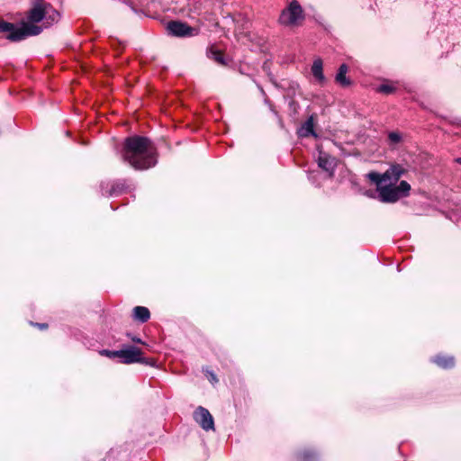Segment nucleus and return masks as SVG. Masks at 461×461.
<instances>
[{"label":"nucleus","instance_id":"1","mask_svg":"<svg viewBox=\"0 0 461 461\" xmlns=\"http://www.w3.org/2000/svg\"><path fill=\"white\" fill-rule=\"evenodd\" d=\"M122 158L134 169L145 170L157 164V150L149 138L133 135L124 140Z\"/></svg>","mask_w":461,"mask_h":461},{"label":"nucleus","instance_id":"2","mask_svg":"<svg viewBox=\"0 0 461 461\" xmlns=\"http://www.w3.org/2000/svg\"><path fill=\"white\" fill-rule=\"evenodd\" d=\"M0 32H7V39L12 41H20L28 36L40 34L41 27L30 23H23L21 27H17L14 23L0 21Z\"/></svg>","mask_w":461,"mask_h":461},{"label":"nucleus","instance_id":"3","mask_svg":"<svg viewBox=\"0 0 461 461\" xmlns=\"http://www.w3.org/2000/svg\"><path fill=\"white\" fill-rule=\"evenodd\" d=\"M305 18L303 9L297 0H293L281 12L278 23L285 27L294 28L302 24Z\"/></svg>","mask_w":461,"mask_h":461},{"label":"nucleus","instance_id":"4","mask_svg":"<svg viewBox=\"0 0 461 461\" xmlns=\"http://www.w3.org/2000/svg\"><path fill=\"white\" fill-rule=\"evenodd\" d=\"M411 185L402 180L397 186L393 185H377L379 198L383 203H395L402 197L409 195Z\"/></svg>","mask_w":461,"mask_h":461},{"label":"nucleus","instance_id":"5","mask_svg":"<svg viewBox=\"0 0 461 461\" xmlns=\"http://www.w3.org/2000/svg\"><path fill=\"white\" fill-rule=\"evenodd\" d=\"M406 173L402 166L399 164L392 165L384 174L371 171L367 174L368 179L376 184L381 185L383 182H390V185L395 184L400 177Z\"/></svg>","mask_w":461,"mask_h":461},{"label":"nucleus","instance_id":"6","mask_svg":"<svg viewBox=\"0 0 461 461\" xmlns=\"http://www.w3.org/2000/svg\"><path fill=\"white\" fill-rule=\"evenodd\" d=\"M167 29L170 34L176 37H192L198 34L196 28L191 27L187 23L179 21L169 22L167 25Z\"/></svg>","mask_w":461,"mask_h":461},{"label":"nucleus","instance_id":"7","mask_svg":"<svg viewBox=\"0 0 461 461\" xmlns=\"http://www.w3.org/2000/svg\"><path fill=\"white\" fill-rule=\"evenodd\" d=\"M119 358H121V362L123 364H132V363H146L148 361L141 357L142 352L140 348L130 346L126 348L119 350Z\"/></svg>","mask_w":461,"mask_h":461},{"label":"nucleus","instance_id":"8","mask_svg":"<svg viewBox=\"0 0 461 461\" xmlns=\"http://www.w3.org/2000/svg\"><path fill=\"white\" fill-rule=\"evenodd\" d=\"M194 419L204 430H214L213 418L207 409L199 406L194 412Z\"/></svg>","mask_w":461,"mask_h":461},{"label":"nucleus","instance_id":"9","mask_svg":"<svg viewBox=\"0 0 461 461\" xmlns=\"http://www.w3.org/2000/svg\"><path fill=\"white\" fill-rule=\"evenodd\" d=\"M318 165L321 169L329 172L330 175L332 176L336 167V159L328 153L320 151Z\"/></svg>","mask_w":461,"mask_h":461},{"label":"nucleus","instance_id":"10","mask_svg":"<svg viewBox=\"0 0 461 461\" xmlns=\"http://www.w3.org/2000/svg\"><path fill=\"white\" fill-rule=\"evenodd\" d=\"M46 14L45 5L41 3L36 4L28 13L27 18L29 20V23L32 24L33 23H39L42 21Z\"/></svg>","mask_w":461,"mask_h":461},{"label":"nucleus","instance_id":"11","mask_svg":"<svg viewBox=\"0 0 461 461\" xmlns=\"http://www.w3.org/2000/svg\"><path fill=\"white\" fill-rule=\"evenodd\" d=\"M132 317L141 323L147 322L150 318L149 310L144 306H136L132 310Z\"/></svg>","mask_w":461,"mask_h":461},{"label":"nucleus","instance_id":"12","mask_svg":"<svg viewBox=\"0 0 461 461\" xmlns=\"http://www.w3.org/2000/svg\"><path fill=\"white\" fill-rule=\"evenodd\" d=\"M312 73L318 81H324L322 60L321 59H317L313 61L312 66Z\"/></svg>","mask_w":461,"mask_h":461},{"label":"nucleus","instance_id":"13","mask_svg":"<svg viewBox=\"0 0 461 461\" xmlns=\"http://www.w3.org/2000/svg\"><path fill=\"white\" fill-rule=\"evenodd\" d=\"M433 361L442 368H450L455 365V359L453 357L437 356Z\"/></svg>","mask_w":461,"mask_h":461},{"label":"nucleus","instance_id":"14","mask_svg":"<svg viewBox=\"0 0 461 461\" xmlns=\"http://www.w3.org/2000/svg\"><path fill=\"white\" fill-rule=\"evenodd\" d=\"M348 72V67L346 64H342L336 76V81L342 86H348L350 85V81L347 78L346 74Z\"/></svg>","mask_w":461,"mask_h":461},{"label":"nucleus","instance_id":"15","mask_svg":"<svg viewBox=\"0 0 461 461\" xmlns=\"http://www.w3.org/2000/svg\"><path fill=\"white\" fill-rule=\"evenodd\" d=\"M314 122L313 118L311 116L303 124V126L301 129V136L307 137L309 135H312L314 137H317L315 131H314Z\"/></svg>","mask_w":461,"mask_h":461},{"label":"nucleus","instance_id":"16","mask_svg":"<svg viewBox=\"0 0 461 461\" xmlns=\"http://www.w3.org/2000/svg\"><path fill=\"white\" fill-rule=\"evenodd\" d=\"M208 57L220 65H226L223 53L221 50L214 49L213 47L209 49Z\"/></svg>","mask_w":461,"mask_h":461},{"label":"nucleus","instance_id":"17","mask_svg":"<svg viewBox=\"0 0 461 461\" xmlns=\"http://www.w3.org/2000/svg\"><path fill=\"white\" fill-rule=\"evenodd\" d=\"M388 140L391 144H398L402 140V135L398 131H391L388 134Z\"/></svg>","mask_w":461,"mask_h":461},{"label":"nucleus","instance_id":"18","mask_svg":"<svg viewBox=\"0 0 461 461\" xmlns=\"http://www.w3.org/2000/svg\"><path fill=\"white\" fill-rule=\"evenodd\" d=\"M100 355L110 357V358H113V357H119L120 354H119V350L111 351L108 349H103L100 351Z\"/></svg>","mask_w":461,"mask_h":461},{"label":"nucleus","instance_id":"19","mask_svg":"<svg viewBox=\"0 0 461 461\" xmlns=\"http://www.w3.org/2000/svg\"><path fill=\"white\" fill-rule=\"evenodd\" d=\"M378 91L384 94H392L394 91V87L388 84H383L378 87Z\"/></svg>","mask_w":461,"mask_h":461},{"label":"nucleus","instance_id":"20","mask_svg":"<svg viewBox=\"0 0 461 461\" xmlns=\"http://www.w3.org/2000/svg\"><path fill=\"white\" fill-rule=\"evenodd\" d=\"M209 379H210V381H211L212 384H214V383H217V382H218V379H217L216 375H215L213 373H212V372H209Z\"/></svg>","mask_w":461,"mask_h":461},{"label":"nucleus","instance_id":"21","mask_svg":"<svg viewBox=\"0 0 461 461\" xmlns=\"http://www.w3.org/2000/svg\"><path fill=\"white\" fill-rule=\"evenodd\" d=\"M131 339L135 343L143 344L142 340L140 338L131 337Z\"/></svg>","mask_w":461,"mask_h":461},{"label":"nucleus","instance_id":"22","mask_svg":"<svg viewBox=\"0 0 461 461\" xmlns=\"http://www.w3.org/2000/svg\"><path fill=\"white\" fill-rule=\"evenodd\" d=\"M117 188H119V186H115L113 185L110 191V194L113 195L115 193H117Z\"/></svg>","mask_w":461,"mask_h":461},{"label":"nucleus","instance_id":"23","mask_svg":"<svg viewBox=\"0 0 461 461\" xmlns=\"http://www.w3.org/2000/svg\"><path fill=\"white\" fill-rule=\"evenodd\" d=\"M39 326L40 329L41 330H45L48 328V324L46 323H41V324H37Z\"/></svg>","mask_w":461,"mask_h":461},{"label":"nucleus","instance_id":"24","mask_svg":"<svg viewBox=\"0 0 461 461\" xmlns=\"http://www.w3.org/2000/svg\"><path fill=\"white\" fill-rule=\"evenodd\" d=\"M455 161L461 165V157L455 159Z\"/></svg>","mask_w":461,"mask_h":461},{"label":"nucleus","instance_id":"25","mask_svg":"<svg viewBox=\"0 0 461 461\" xmlns=\"http://www.w3.org/2000/svg\"><path fill=\"white\" fill-rule=\"evenodd\" d=\"M59 14L58 13H55V14H54V16H53V19H54L55 17H59Z\"/></svg>","mask_w":461,"mask_h":461}]
</instances>
